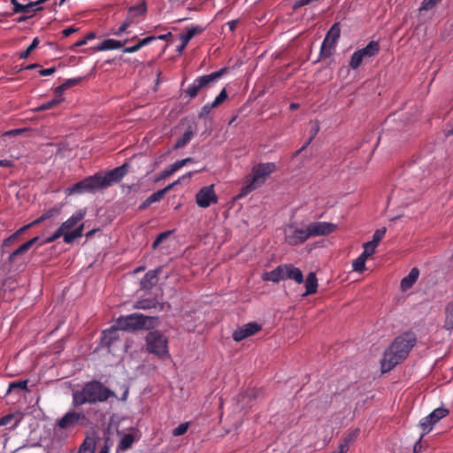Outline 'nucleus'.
Instances as JSON below:
<instances>
[{
    "label": "nucleus",
    "mask_w": 453,
    "mask_h": 453,
    "mask_svg": "<svg viewBox=\"0 0 453 453\" xmlns=\"http://www.w3.org/2000/svg\"><path fill=\"white\" fill-rule=\"evenodd\" d=\"M129 164L125 163L106 173L97 172L94 175L88 176L81 181L76 182L73 186L66 188L67 195L74 193H96L99 190L105 189L121 180L127 174Z\"/></svg>",
    "instance_id": "f257e3e1"
},
{
    "label": "nucleus",
    "mask_w": 453,
    "mask_h": 453,
    "mask_svg": "<svg viewBox=\"0 0 453 453\" xmlns=\"http://www.w3.org/2000/svg\"><path fill=\"white\" fill-rule=\"evenodd\" d=\"M336 228L335 224L324 221L311 222L307 225L289 223L283 228L284 242L289 246L301 245L311 237L328 235Z\"/></svg>",
    "instance_id": "f03ea898"
},
{
    "label": "nucleus",
    "mask_w": 453,
    "mask_h": 453,
    "mask_svg": "<svg viewBox=\"0 0 453 453\" xmlns=\"http://www.w3.org/2000/svg\"><path fill=\"white\" fill-rule=\"evenodd\" d=\"M415 343L416 337L412 333H405L396 337L384 353L381 361L382 371L388 372L404 360Z\"/></svg>",
    "instance_id": "7ed1b4c3"
},
{
    "label": "nucleus",
    "mask_w": 453,
    "mask_h": 453,
    "mask_svg": "<svg viewBox=\"0 0 453 453\" xmlns=\"http://www.w3.org/2000/svg\"><path fill=\"white\" fill-rule=\"evenodd\" d=\"M111 395H113V393L101 382L92 380L86 383L81 390L73 392V404L77 408L86 403L104 402Z\"/></svg>",
    "instance_id": "20e7f679"
},
{
    "label": "nucleus",
    "mask_w": 453,
    "mask_h": 453,
    "mask_svg": "<svg viewBox=\"0 0 453 453\" xmlns=\"http://www.w3.org/2000/svg\"><path fill=\"white\" fill-rule=\"evenodd\" d=\"M276 171L274 163H259L252 167L251 173L246 177L244 184L241 188L238 198H242L251 191L262 186L267 178Z\"/></svg>",
    "instance_id": "39448f33"
},
{
    "label": "nucleus",
    "mask_w": 453,
    "mask_h": 453,
    "mask_svg": "<svg viewBox=\"0 0 453 453\" xmlns=\"http://www.w3.org/2000/svg\"><path fill=\"white\" fill-rule=\"evenodd\" d=\"M226 72V68L224 67L210 74L198 76L186 88H181V92L185 94L189 99H194L199 95L200 92L210 87L212 83L222 77ZM184 83L185 79L180 84L181 88H183Z\"/></svg>",
    "instance_id": "423d86ee"
},
{
    "label": "nucleus",
    "mask_w": 453,
    "mask_h": 453,
    "mask_svg": "<svg viewBox=\"0 0 453 453\" xmlns=\"http://www.w3.org/2000/svg\"><path fill=\"white\" fill-rule=\"evenodd\" d=\"M155 319V317L133 313L127 316L119 317L116 323L117 326L122 330H140L153 327Z\"/></svg>",
    "instance_id": "0eeeda50"
},
{
    "label": "nucleus",
    "mask_w": 453,
    "mask_h": 453,
    "mask_svg": "<svg viewBox=\"0 0 453 453\" xmlns=\"http://www.w3.org/2000/svg\"><path fill=\"white\" fill-rule=\"evenodd\" d=\"M147 349L159 357L168 356L166 338L158 331L150 332L146 336Z\"/></svg>",
    "instance_id": "6e6552de"
},
{
    "label": "nucleus",
    "mask_w": 453,
    "mask_h": 453,
    "mask_svg": "<svg viewBox=\"0 0 453 453\" xmlns=\"http://www.w3.org/2000/svg\"><path fill=\"white\" fill-rule=\"evenodd\" d=\"M380 50V42L377 41H371L365 48L356 50L349 61L351 69H357L364 59L375 57Z\"/></svg>",
    "instance_id": "1a4fd4ad"
},
{
    "label": "nucleus",
    "mask_w": 453,
    "mask_h": 453,
    "mask_svg": "<svg viewBox=\"0 0 453 453\" xmlns=\"http://www.w3.org/2000/svg\"><path fill=\"white\" fill-rule=\"evenodd\" d=\"M88 418L83 412L68 411L60 419L58 420L57 426L58 428L67 430L75 427L76 426H87Z\"/></svg>",
    "instance_id": "9d476101"
},
{
    "label": "nucleus",
    "mask_w": 453,
    "mask_h": 453,
    "mask_svg": "<svg viewBox=\"0 0 453 453\" xmlns=\"http://www.w3.org/2000/svg\"><path fill=\"white\" fill-rule=\"evenodd\" d=\"M341 28L339 23H334L327 32L320 48V57L328 58L332 55L336 42L340 38Z\"/></svg>",
    "instance_id": "9b49d317"
},
{
    "label": "nucleus",
    "mask_w": 453,
    "mask_h": 453,
    "mask_svg": "<svg viewBox=\"0 0 453 453\" xmlns=\"http://www.w3.org/2000/svg\"><path fill=\"white\" fill-rule=\"evenodd\" d=\"M449 414V410L443 407H439L435 410H434L429 415L423 418L420 420L419 426L423 430L422 436L428 434L434 425L437 423L441 418H445Z\"/></svg>",
    "instance_id": "f8f14e48"
},
{
    "label": "nucleus",
    "mask_w": 453,
    "mask_h": 453,
    "mask_svg": "<svg viewBox=\"0 0 453 453\" xmlns=\"http://www.w3.org/2000/svg\"><path fill=\"white\" fill-rule=\"evenodd\" d=\"M83 229L84 226L82 223L80 224L79 226H77L71 233H65L59 226L57 231L51 236L48 237L43 242H42L41 245L53 242L61 236L64 237V242L65 243H72L74 240L82 236Z\"/></svg>",
    "instance_id": "ddd939ff"
},
{
    "label": "nucleus",
    "mask_w": 453,
    "mask_h": 453,
    "mask_svg": "<svg viewBox=\"0 0 453 453\" xmlns=\"http://www.w3.org/2000/svg\"><path fill=\"white\" fill-rule=\"evenodd\" d=\"M196 202L201 208H207L212 203H217L218 196L214 191V186L202 188L196 196Z\"/></svg>",
    "instance_id": "4468645a"
},
{
    "label": "nucleus",
    "mask_w": 453,
    "mask_h": 453,
    "mask_svg": "<svg viewBox=\"0 0 453 453\" xmlns=\"http://www.w3.org/2000/svg\"><path fill=\"white\" fill-rule=\"evenodd\" d=\"M262 329V326L257 322H250L237 328L233 333V339L235 342H241L250 336L254 335Z\"/></svg>",
    "instance_id": "2eb2a0df"
},
{
    "label": "nucleus",
    "mask_w": 453,
    "mask_h": 453,
    "mask_svg": "<svg viewBox=\"0 0 453 453\" xmlns=\"http://www.w3.org/2000/svg\"><path fill=\"white\" fill-rule=\"evenodd\" d=\"M85 215L86 210L81 209L73 214L67 220L63 222L60 227L65 233H71L78 226V223H80L84 219Z\"/></svg>",
    "instance_id": "dca6fc26"
},
{
    "label": "nucleus",
    "mask_w": 453,
    "mask_h": 453,
    "mask_svg": "<svg viewBox=\"0 0 453 453\" xmlns=\"http://www.w3.org/2000/svg\"><path fill=\"white\" fill-rule=\"evenodd\" d=\"M39 241V237L35 236L27 242L21 244L19 247H18L15 250H13L8 257V263L13 264L19 257L25 254L27 251L29 250L37 242Z\"/></svg>",
    "instance_id": "f3484780"
},
{
    "label": "nucleus",
    "mask_w": 453,
    "mask_h": 453,
    "mask_svg": "<svg viewBox=\"0 0 453 453\" xmlns=\"http://www.w3.org/2000/svg\"><path fill=\"white\" fill-rule=\"evenodd\" d=\"M285 280H294L297 284L304 281L302 271L293 264H285Z\"/></svg>",
    "instance_id": "a211bd4d"
},
{
    "label": "nucleus",
    "mask_w": 453,
    "mask_h": 453,
    "mask_svg": "<svg viewBox=\"0 0 453 453\" xmlns=\"http://www.w3.org/2000/svg\"><path fill=\"white\" fill-rule=\"evenodd\" d=\"M147 11V4L145 1L140 2L136 5L130 6L127 12V17L132 23L134 22L135 18L144 15Z\"/></svg>",
    "instance_id": "6ab92c4d"
},
{
    "label": "nucleus",
    "mask_w": 453,
    "mask_h": 453,
    "mask_svg": "<svg viewBox=\"0 0 453 453\" xmlns=\"http://www.w3.org/2000/svg\"><path fill=\"white\" fill-rule=\"evenodd\" d=\"M263 279L273 282L285 280V265H279L274 270L265 273Z\"/></svg>",
    "instance_id": "aec40b11"
},
{
    "label": "nucleus",
    "mask_w": 453,
    "mask_h": 453,
    "mask_svg": "<svg viewBox=\"0 0 453 453\" xmlns=\"http://www.w3.org/2000/svg\"><path fill=\"white\" fill-rule=\"evenodd\" d=\"M359 430L356 429L349 433H348L340 441L338 446V450L342 453H347L351 443L355 441L357 437L358 436Z\"/></svg>",
    "instance_id": "412c9836"
},
{
    "label": "nucleus",
    "mask_w": 453,
    "mask_h": 453,
    "mask_svg": "<svg viewBox=\"0 0 453 453\" xmlns=\"http://www.w3.org/2000/svg\"><path fill=\"white\" fill-rule=\"evenodd\" d=\"M318 290V279L316 273L311 272L305 280V292L303 294V296H307L313 295Z\"/></svg>",
    "instance_id": "4be33fe9"
},
{
    "label": "nucleus",
    "mask_w": 453,
    "mask_h": 453,
    "mask_svg": "<svg viewBox=\"0 0 453 453\" xmlns=\"http://www.w3.org/2000/svg\"><path fill=\"white\" fill-rule=\"evenodd\" d=\"M135 308L142 310L158 309V311H162L164 303H158L155 298H145L138 301Z\"/></svg>",
    "instance_id": "5701e85b"
},
{
    "label": "nucleus",
    "mask_w": 453,
    "mask_h": 453,
    "mask_svg": "<svg viewBox=\"0 0 453 453\" xmlns=\"http://www.w3.org/2000/svg\"><path fill=\"white\" fill-rule=\"evenodd\" d=\"M170 190L171 186H166L165 188L154 192L146 198V200L141 205V208H146L156 202L161 201L164 198L165 195Z\"/></svg>",
    "instance_id": "b1692460"
},
{
    "label": "nucleus",
    "mask_w": 453,
    "mask_h": 453,
    "mask_svg": "<svg viewBox=\"0 0 453 453\" xmlns=\"http://www.w3.org/2000/svg\"><path fill=\"white\" fill-rule=\"evenodd\" d=\"M418 275H419L418 269L416 267L412 268L410 271L409 274L407 276H405L401 280V288L403 290H407V289L411 288L414 285V283L417 281Z\"/></svg>",
    "instance_id": "393cba45"
},
{
    "label": "nucleus",
    "mask_w": 453,
    "mask_h": 453,
    "mask_svg": "<svg viewBox=\"0 0 453 453\" xmlns=\"http://www.w3.org/2000/svg\"><path fill=\"white\" fill-rule=\"evenodd\" d=\"M11 4L13 5V12L14 13H24V14H35L36 12L31 2L27 4H20L18 0H10Z\"/></svg>",
    "instance_id": "a878e982"
},
{
    "label": "nucleus",
    "mask_w": 453,
    "mask_h": 453,
    "mask_svg": "<svg viewBox=\"0 0 453 453\" xmlns=\"http://www.w3.org/2000/svg\"><path fill=\"white\" fill-rule=\"evenodd\" d=\"M126 42L127 41L121 42L115 39H105L97 45L96 50L99 51L116 50L124 46Z\"/></svg>",
    "instance_id": "bb28decb"
},
{
    "label": "nucleus",
    "mask_w": 453,
    "mask_h": 453,
    "mask_svg": "<svg viewBox=\"0 0 453 453\" xmlns=\"http://www.w3.org/2000/svg\"><path fill=\"white\" fill-rule=\"evenodd\" d=\"M157 281V271L150 270L146 273L141 280V288L142 289L151 288Z\"/></svg>",
    "instance_id": "cd10ccee"
},
{
    "label": "nucleus",
    "mask_w": 453,
    "mask_h": 453,
    "mask_svg": "<svg viewBox=\"0 0 453 453\" xmlns=\"http://www.w3.org/2000/svg\"><path fill=\"white\" fill-rule=\"evenodd\" d=\"M203 27L199 26H192L187 28V32L185 34L180 35V39L184 45H188V43L193 37H195L196 35L203 33Z\"/></svg>",
    "instance_id": "c85d7f7f"
},
{
    "label": "nucleus",
    "mask_w": 453,
    "mask_h": 453,
    "mask_svg": "<svg viewBox=\"0 0 453 453\" xmlns=\"http://www.w3.org/2000/svg\"><path fill=\"white\" fill-rule=\"evenodd\" d=\"M119 327L112 326L103 332L102 342L104 344L110 346L114 341L119 338L118 335Z\"/></svg>",
    "instance_id": "c756f323"
},
{
    "label": "nucleus",
    "mask_w": 453,
    "mask_h": 453,
    "mask_svg": "<svg viewBox=\"0 0 453 453\" xmlns=\"http://www.w3.org/2000/svg\"><path fill=\"white\" fill-rule=\"evenodd\" d=\"M193 135H194V132H193L192 128L189 127L184 132V134L181 135V137H180L177 140V142L174 145V149L178 150V149H181V148L185 147L190 142Z\"/></svg>",
    "instance_id": "7c9ffc66"
},
{
    "label": "nucleus",
    "mask_w": 453,
    "mask_h": 453,
    "mask_svg": "<svg viewBox=\"0 0 453 453\" xmlns=\"http://www.w3.org/2000/svg\"><path fill=\"white\" fill-rule=\"evenodd\" d=\"M134 442V437L131 434H125L119 441L117 449L118 451H125L130 449Z\"/></svg>",
    "instance_id": "2f4dec72"
},
{
    "label": "nucleus",
    "mask_w": 453,
    "mask_h": 453,
    "mask_svg": "<svg viewBox=\"0 0 453 453\" xmlns=\"http://www.w3.org/2000/svg\"><path fill=\"white\" fill-rule=\"evenodd\" d=\"M444 327L449 331L453 329V301L446 307Z\"/></svg>",
    "instance_id": "473e14b6"
},
{
    "label": "nucleus",
    "mask_w": 453,
    "mask_h": 453,
    "mask_svg": "<svg viewBox=\"0 0 453 453\" xmlns=\"http://www.w3.org/2000/svg\"><path fill=\"white\" fill-rule=\"evenodd\" d=\"M27 380L12 381L9 384L7 393H12L15 391L26 390L27 388Z\"/></svg>",
    "instance_id": "72a5a7b5"
},
{
    "label": "nucleus",
    "mask_w": 453,
    "mask_h": 453,
    "mask_svg": "<svg viewBox=\"0 0 453 453\" xmlns=\"http://www.w3.org/2000/svg\"><path fill=\"white\" fill-rule=\"evenodd\" d=\"M40 40L38 37L34 38L31 44L27 47L25 51L19 54L20 59H26L28 56L38 47Z\"/></svg>",
    "instance_id": "f704fd0d"
},
{
    "label": "nucleus",
    "mask_w": 453,
    "mask_h": 453,
    "mask_svg": "<svg viewBox=\"0 0 453 453\" xmlns=\"http://www.w3.org/2000/svg\"><path fill=\"white\" fill-rule=\"evenodd\" d=\"M319 131V126L318 122L311 123V136L309 140L303 145V147L296 152L298 154L299 152L303 151L307 148V146L311 142V141L315 138L317 134Z\"/></svg>",
    "instance_id": "c9c22d12"
},
{
    "label": "nucleus",
    "mask_w": 453,
    "mask_h": 453,
    "mask_svg": "<svg viewBox=\"0 0 453 453\" xmlns=\"http://www.w3.org/2000/svg\"><path fill=\"white\" fill-rule=\"evenodd\" d=\"M18 238L12 234L9 237L5 238L2 245L0 247V251L2 254L5 253L9 248H11L16 242Z\"/></svg>",
    "instance_id": "e433bc0d"
},
{
    "label": "nucleus",
    "mask_w": 453,
    "mask_h": 453,
    "mask_svg": "<svg viewBox=\"0 0 453 453\" xmlns=\"http://www.w3.org/2000/svg\"><path fill=\"white\" fill-rule=\"evenodd\" d=\"M181 167L179 165L178 161L172 164L168 168L163 170L160 173V178L165 179L180 170Z\"/></svg>",
    "instance_id": "4c0bfd02"
},
{
    "label": "nucleus",
    "mask_w": 453,
    "mask_h": 453,
    "mask_svg": "<svg viewBox=\"0 0 453 453\" xmlns=\"http://www.w3.org/2000/svg\"><path fill=\"white\" fill-rule=\"evenodd\" d=\"M58 212H59V211L56 208L50 209L49 211L44 212L42 216H40L38 219L34 220V224L38 225V224L42 223V221L57 215Z\"/></svg>",
    "instance_id": "58836bf2"
},
{
    "label": "nucleus",
    "mask_w": 453,
    "mask_h": 453,
    "mask_svg": "<svg viewBox=\"0 0 453 453\" xmlns=\"http://www.w3.org/2000/svg\"><path fill=\"white\" fill-rule=\"evenodd\" d=\"M64 100H65L64 97L53 98L52 100L42 104L39 107V110L46 111V110L51 109V108L55 107L56 105H58V104H61L62 102H64Z\"/></svg>",
    "instance_id": "ea45409f"
},
{
    "label": "nucleus",
    "mask_w": 453,
    "mask_h": 453,
    "mask_svg": "<svg viewBox=\"0 0 453 453\" xmlns=\"http://www.w3.org/2000/svg\"><path fill=\"white\" fill-rule=\"evenodd\" d=\"M386 231V227L377 229L373 234L372 240L370 242L378 246L380 241L383 239Z\"/></svg>",
    "instance_id": "a19ab883"
},
{
    "label": "nucleus",
    "mask_w": 453,
    "mask_h": 453,
    "mask_svg": "<svg viewBox=\"0 0 453 453\" xmlns=\"http://www.w3.org/2000/svg\"><path fill=\"white\" fill-rule=\"evenodd\" d=\"M353 271L357 273L364 272L365 268V261L363 258H359L358 257L352 263Z\"/></svg>",
    "instance_id": "79ce46f5"
},
{
    "label": "nucleus",
    "mask_w": 453,
    "mask_h": 453,
    "mask_svg": "<svg viewBox=\"0 0 453 453\" xmlns=\"http://www.w3.org/2000/svg\"><path fill=\"white\" fill-rule=\"evenodd\" d=\"M189 426L188 422L181 423L173 430V436H180L187 433Z\"/></svg>",
    "instance_id": "37998d69"
},
{
    "label": "nucleus",
    "mask_w": 453,
    "mask_h": 453,
    "mask_svg": "<svg viewBox=\"0 0 453 453\" xmlns=\"http://www.w3.org/2000/svg\"><path fill=\"white\" fill-rule=\"evenodd\" d=\"M171 234V231H165V232H163V233H160L157 238L155 239V241L153 242L152 243V248L154 250H156L159 245L160 243L165 241L169 235Z\"/></svg>",
    "instance_id": "c03bdc74"
},
{
    "label": "nucleus",
    "mask_w": 453,
    "mask_h": 453,
    "mask_svg": "<svg viewBox=\"0 0 453 453\" xmlns=\"http://www.w3.org/2000/svg\"><path fill=\"white\" fill-rule=\"evenodd\" d=\"M227 98V94L226 88H223L220 93L214 99L213 105L216 107L219 106Z\"/></svg>",
    "instance_id": "a18cd8bd"
},
{
    "label": "nucleus",
    "mask_w": 453,
    "mask_h": 453,
    "mask_svg": "<svg viewBox=\"0 0 453 453\" xmlns=\"http://www.w3.org/2000/svg\"><path fill=\"white\" fill-rule=\"evenodd\" d=\"M214 108H217L215 105H213V103H208L206 104H204L202 108H201V111L199 112V118H203L205 117L207 114H209L211 110H213Z\"/></svg>",
    "instance_id": "49530a36"
},
{
    "label": "nucleus",
    "mask_w": 453,
    "mask_h": 453,
    "mask_svg": "<svg viewBox=\"0 0 453 453\" xmlns=\"http://www.w3.org/2000/svg\"><path fill=\"white\" fill-rule=\"evenodd\" d=\"M155 40H157L156 36H148V37L139 40L138 42L136 43V45L139 48V50H141L142 47L150 44L151 42H153Z\"/></svg>",
    "instance_id": "de8ad7c7"
},
{
    "label": "nucleus",
    "mask_w": 453,
    "mask_h": 453,
    "mask_svg": "<svg viewBox=\"0 0 453 453\" xmlns=\"http://www.w3.org/2000/svg\"><path fill=\"white\" fill-rule=\"evenodd\" d=\"M364 248V250L368 254L370 255V257L375 253V250H376V248H377V245L373 244L372 242H367L364 244L363 246Z\"/></svg>",
    "instance_id": "09e8293b"
},
{
    "label": "nucleus",
    "mask_w": 453,
    "mask_h": 453,
    "mask_svg": "<svg viewBox=\"0 0 453 453\" xmlns=\"http://www.w3.org/2000/svg\"><path fill=\"white\" fill-rule=\"evenodd\" d=\"M81 80H82V78H81V77L73 78V79H68V80H66L62 84L64 85L65 89H68L69 88L73 87V86L77 85L78 83H80Z\"/></svg>",
    "instance_id": "8fccbe9b"
},
{
    "label": "nucleus",
    "mask_w": 453,
    "mask_h": 453,
    "mask_svg": "<svg viewBox=\"0 0 453 453\" xmlns=\"http://www.w3.org/2000/svg\"><path fill=\"white\" fill-rule=\"evenodd\" d=\"M132 24L131 21H129L127 19H125V21L121 24V26L118 28V30L116 32H114L113 34L115 35H120L122 33H124L127 27H130V25Z\"/></svg>",
    "instance_id": "3c124183"
},
{
    "label": "nucleus",
    "mask_w": 453,
    "mask_h": 453,
    "mask_svg": "<svg viewBox=\"0 0 453 453\" xmlns=\"http://www.w3.org/2000/svg\"><path fill=\"white\" fill-rule=\"evenodd\" d=\"M37 224H34V221L31 222L30 224H27V225H25L23 226L22 227H20L19 229H18L15 233H13V234L19 238L21 234H23L27 229H29L30 227L34 226H36Z\"/></svg>",
    "instance_id": "603ef678"
},
{
    "label": "nucleus",
    "mask_w": 453,
    "mask_h": 453,
    "mask_svg": "<svg viewBox=\"0 0 453 453\" xmlns=\"http://www.w3.org/2000/svg\"><path fill=\"white\" fill-rule=\"evenodd\" d=\"M37 224H34V221L31 222L30 224H27V225H25L23 226L22 227H20L19 229H18L15 233H13V234L19 238L21 234H23L27 229H29L30 227L34 226H36Z\"/></svg>",
    "instance_id": "864d4df0"
},
{
    "label": "nucleus",
    "mask_w": 453,
    "mask_h": 453,
    "mask_svg": "<svg viewBox=\"0 0 453 453\" xmlns=\"http://www.w3.org/2000/svg\"><path fill=\"white\" fill-rule=\"evenodd\" d=\"M439 1L440 0H424L422 2L421 9L422 10H429Z\"/></svg>",
    "instance_id": "5fc2aeb1"
},
{
    "label": "nucleus",
    "mask_w": 453,
    "mask_h": 453,
    "mask_svg": "<svg viewBox=\"0 0 453 453\" xmlns=\"http://www.w3.org/2000/svg\"><path fill=\"white\" fill-rule=\"evenodd\" d=\"M191 177H192V173L189 172V173L184 174L183 176L180 177L177 180L169 184L168 186H171V189H172L174 186L180 184L182 180H184L186 179L189 180Z\"/></svg>",
    "instance_id": "6e6d98bb"
},
{
    "label": "nucleus",
    "mask_w": 453,
    "mask_h": 453,
    "mask_svg": "<svg viewBox=\"0 0 453 453\" xmlns=\"http://www.w3.org/2000/svg\"><path fill=\"white\" fill-rule=\"evenodd\" d=\"M31 3L35 8V11L37 12H41L43 10L42 4L44 3H46V1L45 0H36V1H33Z\"/></svg>",
    "instance_id": "4d7b16f0"
},
{
    "label": "nucleus",
    "mask_w": 453,
    "mask_h": 453,
    "mask_svg": "<svg viewBox=\"0 0 453 453\" xmlns=\"http://www.w3.org/2000/svg\"><path fill=\"white\" fill-rule=\"evenodd\" d=\"M65 88L64 87L63 84H61L60 86H58L55 89H54V95H55V98H59V97H63V93L65 91Z\"/></svg>",
    "instance_id": "13d9d810"
},
{
    "label": "nucleus",
    "mask_w": 453,
    "mask_h": 453,
    "mask_svg": "<svg viewBox=\"0 0 453 453\" xmlns=\"http://www.w3.org/2000/svg\"><path fill=\"white\" fill-rule=\"evenodd\" d=\"M55 72H56V67H50V68H45V69L40 70L39 73L42 76H48V75L53 74Z\"/></svg>",
    "instance_id": "bf43d9fd"
},
{
    "label": "nucleus",
    "mask_w": 453,
    "mask_h": 453,
    "mask_svg": "<svg viewBox=\"0 0 453 453\" xmlns=\"http://www.w3.org/2000/svg\"><path fill=\"white\" fill-rule=\"evenodd\" d=\"M311 4L310 0H296L294 4V9H297Z\"/></svg>",
    "instance_id": "052dcab7"
},
{
    "label": "nucleus",
    "mask_w": 453,
    "mask_h": 453,
    "mask_svg": "<svg viewBox=\"0 0 453 453\" xmlns=\"http://www.w3.org/2000/svg\"><path fill=\"white\" fill-rule=\"evenodd\" d=\"M422 438H423V436L421 435L419 437V439L415 442L414 447H413V453H419V451L421 450V448H422L421 440H422Z\"/></svg>",
    "instance_id": "680f3d73"
},
{
    "label": "nucleus",
    "mask_w": 453,
    "mask_h": 453,
    "mask_svg": "<svg viewBox=\"0 0 453 453\" xmlns=\"http://www.w3.org/2000/svg\"><path fill=\"white\" fill-rule=\"evenodd\" d=\"M22 131H23L22 129H12V130H9V131L5 132L4 134V136H16V135L21 134Z\"/></svg>",
    "instance_id": "e2e57ef3"
},
{
    "label": "nucleus",
    "mask_w": 453,
    "mask_h": 453,
    "mask_svg": "<svg viewBox=\"0 0 453 453\" xmlns=\"http://www.w3.org/2000/svg\"><path fill=\"white\" fill-rule=\"evenodd\" d=\"M77 31H78V29H77V28H74V27H67V28H65V29H64V30H63V35H64V36L68 37V36H70L72 34H73V33H75V32H77Z\"/></svg>",
    "instance_id": "0e129e2a"
},
{
    "label": "nucleus",
    "mask_w": 453,
    "mask_h": 453,
    "mask_svg": "<svg viewBox=\"0 0 453 453\" xmlns=\"http://www.w3.org/2000/svg\"><path fill=\"white\" fill-rule=\"evenodd\" d=\"M140 50L136 44L123 49L124 53H134Z\"/></svg>",
    "instance_id": "69168bd1"
},
{
    "label": "nucleus",
    "mask_w": 453,
    "mask_h": 453,
    "mask_svg": "<svg viewBox=\"0 0 453 453\" xmlns=\"http://www.w3.org/2000/svg\"><path fill=\"white\" fill-rule=\"evenodd\" d=\"M13 166V162L8 159H1L0 160V167H12Z\"/></svg>",
    "instance_id": "338daca9"
},
{
    "label": "nucleus",
    "mask_w": 453,
    "mask_h": 453,
    "mask_svg": "<svg viewBox=\"0 0 453 453\" xmlns=\"http://www.w3.org/2000/svg\"><path fill=\"white\" fill-rule=\"evenodd\" d=\"M191 162H194V158L193 157H187V158H184V159H181V160H178V163L180 165V167H183V166H185L186 165H188V163H191Z\"/></svg>",
    "instance_id": "774afa93"
}]
</instances>
